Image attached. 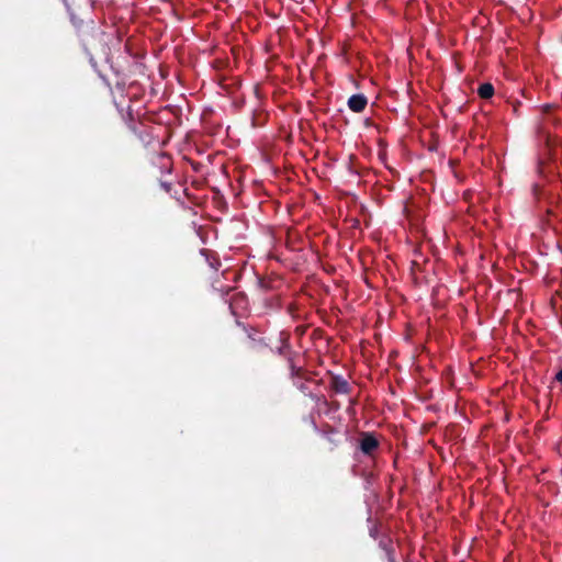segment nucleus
<instances>
[{"instance_id": "nucleus-7", "label": "nucleus", "mask_w": 562, "mask_h": 562, "mask_svg": "<svg viewBox=\"0 0 562 562\" xmlns=\"http://www.w3.org/2000/svg\"><path fill=\"white\" fill-rule=\"evenodd\" d=\"M160 186L166 190V192H170L172 189V182L160 179Z\"/></svg>"}, {"instance_id": "nucleus-4", "label": "nucleus", "mask_w": 562, "mask_h": 562, "mask_svg": "<svg viewBox=\"0 0 562 562\" xmlns=\"http://www.w3.org/2000/svg\"><path fill=\"white\" fill-rule=\"evenodd\" d=\"M378 445L379 442L375 439V437H373L372 435H364L363 438L361 439L360 447L364 453L370 454L378 448Z\"/></svg>"}, {"instance_id": "nucleus-3", "label": "nucleus", "mask_w": 562, "mask_h": 562, "mask_svg": "<svg viewBox=\"0 0 562 562\" xmlns=\"http://www.w3.org/2000/svg\"><path fill=\"white\" fill-rule=\"evenodd\" d=\"M368 104V99L363 94H353L348 100V106L353 112H362Z\"/></svg>"}, {"instance_id": "nucleus-5", "label": "nucleus", "mask_w": 562, "mask_h": 562, "mask_svg": "<svg viewBox=\"0 0 562 562\" xmlns=\"http://www.w3.org/2000/svg\"><path fill=\"white\" fill-rule=\"evenodd\" d=\"M331 385H333V389L336 391V392H339V393H347L348 390H349V384L346 380L344 379H339V378H334L333 379V382H331Z\"/></svg>"}, {"instance_id": "nucleus-6", "label": "nucleus", "mask_w": 562, "mask_h": 562, "mask_svg": "<svg viewBox=\"0 0 562 562\" xmlns=\"http://www.w3.org/2000/svg\"><path fill=\"white\" fill-rule=\"evenodd\" d=\"M477 93L482 99H488L493 95L494 88L491 83H483L480 86Z\"/></svg>"}, {"instance_id": "nucleus-2", "label": "nucleus", "mask_w": 562, "mask_h": 562, "mask_svg": "<svg viewBox=\"0 0 562 562\" xmlns=\"http://www.w3.org/2000/svg\"><path fill=\"white\" fill-rule=\"evenodd\" d=\"M155 165L161 169V173L166 172L168 175L171 173L173 168V159L172 156L166 153H162L156 157Z\"/></svg>"}, {"instance_id": "nucleus-8", "label": "nucleus", "mask_w": 562, "mask_h": 562, "mask_svg": "<svg viewBox=\"0 0 562 562\" xmlns=\"http://www.w3.org/2000/svg\"><path fill=\"white\" fill-rule=\"evenodd\" d=\"M64 2L67 3L66 0H64Z\"/></svg>"}, {"instance_id": "nucleus-1", "label": "nucleus", "mask_w": 562, "mask_h": 562, "mask_svg": "<svg viewBox=\"0 0 562 562\" xmlns=\"http://www.w3.org/2000/svg\"><path fill=\"white\" fill-rule=\"evenodd\" d=\"M71 22L77 29L78 36L82 43L86 53L90 56V60H93L92 52L97 50L102 46L101 32L94 26V22L91 19H78L71 13Z\"/></svg>"}]
</instances>
